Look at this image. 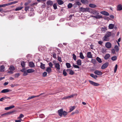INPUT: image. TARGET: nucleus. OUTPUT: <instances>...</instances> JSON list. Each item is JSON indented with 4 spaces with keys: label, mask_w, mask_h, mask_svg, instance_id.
Here are the masks:
<instances>
[{
    "label": "nucleus",
    "mask_w": 122,
    "mask_h": 122,
    "mask_svg": "<svg viewBox=\"0 0 122 122\" xmlns=\"http://www.w3.org/2000/svg\"><path fill=\"white\" fill-rule=\"evenodd\" d=\"M77 64L78 65L81 66V61L80 59L76 61Z\"/></svg>",
    "instance_id": "25"
},
{
    "label": "nucleus",
    "mask_w": 122,
    "mask_h": 122,
    "mask_svg": "<svg viewBox=\"0 0 122 122\" xmlns=\"http://www.w3.org/2000/svg\"><path fill=\"white\" fill-rule=\"evenodd\" d=\"M52 56L54 58H56V54L54 53H53L52 54Z\"/></svg>",
    "instance_id": "57"
},
{
    "label": "nucleus",
    "mask_w": 122,
    "mask_h": 122,
    "mask_svg": "<svg viewBox=\"0 0 122 122\" xmlns=\"http://www.w3.org/2000/svg\"><path fill=\"white\" fill-rule=\"evenodd\" d=\"M6 6H7L6 4H5L2 5H0V7H5Z\"/></svg>",
    "instance_id": "59"
},
{
    "label": "nucleus",
    "mask_w": 122,
    "mask_h": 122,
    "mask_svg": "<svg viewBox=\"0 0 122 122\" xmlns=\"http://www.w3.org/2000/svg\"><path fill=\"white\" fill-rule=\"evenodd\" d=\"M57 3H55L53 5L54 8V9H56L57 8Z\"/></svg>",
    "instance_id": "47"
},
{
    "label": "nucleus",
    "mask_w": 122,
    "mask_h": 122,
    "mask_svg": "<svg viewBox=\"0 0 122 122\" xmlns=\"http://www.w3.org/2000/svg\"><path fill=\"white\" fill-rule=\"evenodd\" d=\"M87 57L88 58H92V55L91 52H88L87 53Z\"/></svg>",
    "instance_id": "10"
},
{
    "label": "nucleus",
    "mask_w": 122,
    "mask_h": 122,
    "mask_svg": "<svg viewBox=\"0 0 122 122\" xmlns=\"http://www.w3.org/2000/svg\"><path fill=\"white\" fill-rule=\"evenodd\" d=\"M22 119H20L19 120H16L15 121V122H21L22 121Z\"/></svg>",
    "instance_id": "63"
},
{
    "label": "nucleus",
    "mask_w": 122,
    "mask_h": 122,
    "mask_svg": "<svg viewBox=\"0 0 122 122\" xmlns=\"http://www.w3.org/2000/svg\"><path fill=\"white\" fill-rule=\"evenodd\" d=\"M101 13L102 14L106 16H108L109 15V13L108 12L105 11H103L101 12Z\"/></svg>",
    "instance_id": "16"
},
{
    "label": "nucleus",
    "mask_w": 122,
    "mask_h": 122,
    "mask_svg": "<svg viewBox=\"0 0 122 122\" xmlns=\"http://www.w3.org/2000/svg\"><path fill=\"white\" fill-rule=\"evenodd\" d=\"M29 66L31 67H34L35 66L34 64L32 62H30L29 63Z\"/></svg>",
    "instance_id": "12"
},
{
    "label": "nucleus",
    "mask_w": 122,
    "mask_h": 122,
    "mask_svg": "<svg viewBox=\"0 0 122 122\" xmlns=\"http://www.w3.org/2000/svg\"><path fill=\"white\" fill-rule=\"evenodd\" d=\"M40 67L42 69H44L45 68V65L43 64L41 62Z\"/></svg>",
    "instance_id": "23"
},
{
    "label": "nucleus",
    "mask_w": 122,
    "mask_h": 122,
    "mask_svg": "<svg viewBox=\"0 0 122 122\" xmlns=\"http://www.w3.org/2000/svg\"><path fill=\"white\" fill-rule=\"evenodd\" d=\"M89 9L88 8H85L82 7L80 8V10L82 12L87 11Z\"/></svg>",
    "instance_id": "5"
},
{
    "label": "nucleus",
    "mask_w": 122,
    "mask_h": 122,
    "mask_svg": "<svg viewBox=\"0 0 122 122\" xmlns=\"http://www.w3.org/2000/svg\"><path fill=\"white\" fill-rule=\"evenodd\" d=\"M63 74L64 76H66L67 73L65 69H64L63 70Z\"/></svg>",
    "instance_id": "50"
},
{
    "label": "nucleus",
    "mask_w": 122,
    "mask_h": 122,
    "mask_svg": "<svg viewBox=\"0 0 122 122\" xmlns=\"http://www.w3.org/2000/svg\"><path fill=\"white\" fill-rule=\"evenodd\" d=\"M24 115L22 114H20L19 116L18 117V118H21L24 117Z\"/></svg>",
    "instance_id": "49"
},
{
    "label": "nucleus",
    "mask_w": 122,
    "mask_h": 122,
    "mask_svg": "<svg viewBox=\"0 0 122 122\" xmlns=\"http://www.w3.org/2000/svg\"><path fill=\"white\" fill-rule=\"evenodd\" d=\"M80 57L82 59H83L84 58V57L82 53L81 52L80 53Z\"/></svg>",
    "instance_id": "33"
},
{
    "label": "nucleus",
    "mask_w": 122,
    "mask_h": 122,
    "mask_svg": "<svg viewBox=\"0 0 122 122\" xmlns=\"http://www.w3.org/2000/svg\"><path fill=\"white\" fill-rule=\"evenodd\" d=\"M114 49L115 51H118L119 50V48L117 45H115V46Z\"/></svg>",
    "instance_id": "30"
},
{
    "label": "nucleus",
    "mask_w": 122,
    "mask_h": 122,
    "mask_svg": "<svg viewBox=\"0 0 122 122\" xmlns=\"http://www.w3.org/2000/svg\"><path fill=\"white\" fill-rule=\"evenodd\" d=\"M10 90H9L8 89H4L2 90L0 93H5L9 91H10Z\"/></svg>",
    "instance_id": "13"
},
{
    "label": "nucleus",
    "mask_w": 122,
    "mask_h": 122,
    "mask_svg": "<svg viewBox=\"0 0 122 122\" xmlns=\"http://www.w3.org/2000/svg\"><path fill=\"white\" fill-rule=\"evenodd\" d=\"M72 6V5L71 3H69L67 5V7L68 8H71Z\"/></svg>",
    "instance_id": "41"
},
{
    "label": "nucleus",
    "mask_w": 122,
    "mask_h": 122,
    "mask_svg": "<svg viewBox=\"0 0 122 122\" xmlns=\"http://www.w3.org/2000/svg\"><path fill=\"white\" fill-rule=\"evenodd\" d=\"M34 14V13L33 11L30 12L29 13V16H33Z\"/></svg>",
    "instance_id": "31"
},
{
    "label": "nucleus",
    "mask_w": 122,
    "mask_h": 122,
    "mask_svg": "<svg viewBox=\"0 0 122 122\" xmlns=\"http://www.w3.org/2000/svg\"><path fill=\"white\" fill-rule=\"evenodd\" d=\"M9 69L10 71H13L15 69L14 67L13 66H10V68H9Z\"/></svg>",
    "instance_id": "26"
},
{
    "label": "nucleus",
    "mask_w": 122,
    "mask_h": 122,
    "mask_svg": "<svg viewBox=\"0 0 122 122\" xmlns=\"http://www.w3.org/2000/svg\"><path fill=\"white\" fill-rule=\"evenodd\" d=\"M27 73H28L27 72V70L26 71H24V73L23 75V76H26V75H28Z\"/></svg>",
    "instance_id": "44"
},
{
    "label": "nucleus",
    "mask_w": 122,
    "mask_h": 122,
    "mask_svg": "<svg viewBox=\"0 0 122 122\" xmlns=\"http://www.w3.org/2000/svg\"><path fill=\"white\" fill-rule=\"evenodd\" d=\"M75 95H76V94H73L70 96L66 97V98L68 99V98H72Z\"/></svg>",
    "instance_id": "24"
},
{
    "label": "nucleus",
    "mask_w": 122,
    "mask_h": 122,
    "mask_svg": "<svg viewBox=\"0 0 122 122\" xmlns=\"http://www.w3.org/2000/svg\"><path fill=\"white\" fill-rule=\"evenodd\" d=\"M55 67L57 70H59L60 69V65L59 63H56L55 64Z\"/></svg>",
    "instance_id": "9"
},
{
    "label": "nucleus",
    "mask_w": 122,
    "mask_h": 122,
    "mask_svg": "<svg viewBox=\"0 0 122 122\" xmlns=\"http://www.w3.org/2000/svg\"><path fill=\"white\" fill-rule=\"evenodd\" d=\"M81 2L83 4H87L88 1L87 0H81Z\"/></svg>",
    "instance_id": "22"
},
{
    "label": "nucleus",
    "mask_w": 122,
    "mask_h": 122,
    "mask_svg": "<svg viewBox=\"0 0 122 122\" xmlns=\"http://www.w3.org/2000/svg\"><path fill=\"white\" fill-rule=\"evenodd\" d=\"M72 56H73V59L75 61H76V56L74 54H73L72 55Z\"/></svg>",
    "instance_id": "43"
},
{
    "label": "nucleus",
    "mask_w": 122,
    "mask_h": 122,
    "mask_svg": "<svg viewBox=\"0 0 122 122\" xmlns=\"http://www.w3.org/2000/svg\"><path fill=\"white\" fill-rule=\"evenodd\" d=\"M110 55L109 54H107L105 56L104 58L105 60H107L109 59L110 57Z\"/></svg>",
    "instance_id": "17"
},
{
    "label": "nucleus",
    "mask_w": 122,
    "mask_h": 122,
    "mask_svg": "<svg viewBox=\"0 0 122 122\" xmlns=\"http://www.w3.org/2000/svg\"><path fill=\"white\" fill-rule=\"evenodd\" d=\"M103 41H98V44L100 45H102L103 43Z\"/></svg>",
    "instance_id": "64"
},
{
    "label": "nucleus",
    "mask_w": 122,
    "mask_h": 122,
    "mask_svg": "<svg viewBox=\"0 0 122 122\" xmlns=\"http://www.w3.org/2000/svg\"><path fill=\"white\" fill-rule=\"evenodd\" d=\"M122 10V6L121 5L119 4L117 6V10L120 11Z\"/></svg>",
    "instance_id": "11"
},
{
    "label": "nucleus",
    "mask_w": 122,
    "mask_h": 122,
    "mask_svg": "<svg viewBox=\"0 0 122 122\" xmlns=\"http://www.w3.org/2000/svg\"><path fill=\"white\" fill-rule=\"evenodd\" d=\"M23 8L22 7H17L15 10L16 11H18L20 10H21Z\"/></svg>",
    "instance_id": "34"
},
{
    "label": "nucleus",
    "mask_w": 122,
    "mask_h": 122,
    "mask_svg": "<svg viewBox=\"0 0 122 122\" xmlns=\"http://www.w3.org/2000/svg\"><path fill=\"white\" fill-rule=\"evenodd\" d=\"M89 81L90 83L92 85L95 86H98L100 85L98 83L95 82L91 80H89Z\"/></svg>",
    "instance_id": "3"
},
{
    "label": "nucleus",
    "mask_w": 122,
    "mask_h": 122,
    "mask_svg": "<svg viewBox=\"0 0 122 122\" xmlns=\"http://www.w3.org/2000/svg\"><path fill=\"white\" fill-rule=\"evenodd\" d=\"M58 112L59 116L61 117L63 115L64 116H66L67 115V113L65 111H63L62 109H61L58 111Z\"/></svg>",
    "instance_id": "1"
},
{
    "label": "nucleus",
    "mask_w": 122,
    "mask_h": 122,
    "mask_svg": "<svg viewBox=\"0 0 122 122\" xmlns=\"http://www.w3.org/2000/svg\"><path fill=\"white\" fill-rule=\"evenodd\" d=\"M73 66L74 67H75V68H79V66H78V65H76L73 64Z\"/></svg>",
    "instance_id": "55"
},
{
    "label": "nucleus",
    "mask_w": 122,
    "mask_h": 122,
    "mask_svg": "<svg viewBox=\"0 0 122 122\" xmlns=\"http://www.w3.org/2000/svg\"><path fill=\"white\" fill-rule=\"evenodd\" d=\"M57 2L59 5H61L64 3L63 1L61 0H57Z\"/></svg>",
    "instance_id": "20"
},
{
    "label": "nucleus",
    "mask_w": 122,
    "mask_h": 122,
    "mask_svg": "<svg viewBox=\"0 0 122 122\" xmlns=\"http://www.w3.org/2000/svg\"><path fill=\"white\" fill-rule=\"evenodd\" d=\"M27 72L28 73H30L32 72H34L35 70L34 69H28L27 70Z\"/></svg>",
    "instance_id": "19"
},
{
    "label": "nucleus",
    "mask_w": 122,
    "mask_h": 122,
    "mask_svg": "<svg viewBox=\"0 0 122 122\" xmlns=\"http://www.w3.org/2000/svg\"><path fill=\"white\" fill-rule=\"evenodd\" d=\"M20 76V74L19 73H17L15 75V78H18Z\"/></svg>",
    "instance_id": "46"
},
{
    "label": "nucleus",
    "mask_w": 122,
    "mask_h": 122,
    "mask_svg": "<svg viewBox=\"0 0 122 122\" xmlns=\"http://www.w3.org/2000/svg\"><path fill=\"white\" fill-rule=\"evenodd\" d=\"M15 110H13L9 111L5 113L4 114H1V116H6V115H10L11 114H12V113H14L15 112Z\"/></svg>",
    "instance_id": "2"
},
{
    "label": "nucleus",
    "mask_w": 122,
    "mask_h": 122,
    "mask_svg": "<svg viewBox=\"0 0 122 122\" xmlns=\"http://www.w3.org/2000/svg\"><path fill=\"white\" fill-rule=\"evenodd\" d=\"M39 117L40 118H42L44 117L45 116L43 114H41L39 115Z\"/></svg>",
    "instance_id": "51"
},
{
    "label": "nucleus",
    "mask_w": 122,
    "mask_h": 122,
    "mask_svg": "<svg viewBox=\"0 0 122 122\" xmlns=\"http://www.w3.org/2000/svg\"><path fill=\"white\" fill-rule=\"evenodd\" d=\"M66 65L67 68H70L71 67V65L70 64L68 63H66Z\"/></svg>",
    "instance_id": "38"
},
{
    "label": "nucleus",
    "mask_w": 122,
    "mask_h": 122,
    "mask_svg": "<svg viewBox=\"0 0 122 122\" xmlns=\"http://www.w3.org/2000/svg\"><path fill=\"white\" fill-rule=\"evenodd\" d=\"M94 73L95 74L99 75H101L102 73L101 71H99L98 70H96L94 71Z\"/></svg>",
    "instance_id": "8"
},
{
    "label": "nucleus",
    "mask_w": 122,
    "mask_h": 122,
    "mask_svg": "<svg viewBox=\"0 0 122 122\" xmlns=\"http://www.w3.org/2000/svg\"><path fill=\"white\" fill-rule=\"evenodd\" d=\"M89 6L90 7L93 8H94L96 7V5L93 4H90Z\"/></svg>",
    "instance_id": "32"
},
{
    "label": "nucleus",
    "mask_w": 122,
    "mask_h": 122,
    "mask_svg": "<svg viewBox=\"0 0 122 122\" xmlns=\"http://www.w3.org/2000/svg\"><path fill=\"white\" fill-rule=\"evenodd\" d=\"M76 5H81V3L79 1H77L76 2Z\"/></svg>",
    "instance_id": "60"
},
{
    "label": "nucleus",
    "mask_w": 122,
    "mask_h": 122,
    "mask_svg": "<svg viewBox=\"0 0 122 122\" xmlns=\"http://www.w3.org/2000/svg\"><path fill=\"white\" fill-rule=\"evenodd\" d=\"M117 64H116L115 66L114 69V72L115 73L116 72L117 69Z\"/></svg>",
    "instance_id": "45"
},
{
    "label": "nucleus",
    "mask_w": 122,
    "mask_h": 122,
    "mask_svg": "<svg viewBox=\"0 0 122 122\" xmlns=\"http://www.w3.org/2000/svg\"><path fill=\"white\" fill-rule=\"evenodd\" d=\"M74 74V71L72 70H71L69 71V74L71 75H73Z\"/></svg>",
    "instance_id": "48"
},
{
    "label": "nucleus",
    "mask_w": 122,
    "mask_h": 122,
    "mask_svg": "<svg viewBox=\"0 0 122 122\" xmlns=\"http://www.w3.org/2000/svg\"><path fill=\"white\" fill-rule=\"evenodd\" d=\"M29 6H26L25 7V10L26 11H27L29 8Z\"/></svg>",
    "instance_id": "52"
},
{
    "label": "nucleus",
    "mask_w": 122,
    "mask_h": 122,
    "mask_svg": "<svg viewBox=\"0 0 122 122\" xmlns=\"http://www.w3.org/2000/svg\"><path fill=\"white\" fill-rule=\"evenodd\" d=\"M43 94V93H41L40 94V95H38L30 97L28 98L27 99V100H29L30 99H32L33 98H34L35 97H39L41 95Z\"/></svg>",
    "instance_id": "7"
},
{
    "label": "nucleus",
    "mask_w": 122,
    "mask_h": 122,
    "mask_svg": "<svg viewBox=\"0 0 122 122\" xmlns=\"http://www.w3.org/2000/svg\"><path fill=\"white\" fill-rule=\"evenodd\" d=\"M49 66L51 68H52L53 64L51 62H50L49 63Z\"/></svg>",
    "instance_id": "58"
},
{
    "label": "nucleus",
    "mask_w": 122,
    "mask_h": 122,
    "mask_svg": "<svg viewBox=\"0 0 122 122\" xmlns=\"http://www.w3.org/2000/svg\"><path fill=\"white\" fill-rule=\"evenodd\" d=\"M107 37H110L111 35V33L110 32H108L105 35Z\"/></svg>",
    "instance_id": "27"
},
{
    "label": "nucleus",
    "mask_w": 122,
    "mask_h": 122,
    "mask_svg": "<svg viewBox=\"0 0 122 122\" xmlns=\"http://www.w3.org/2000/svg\"><path fill=\"white\" fill-rule=\"evenodd\" d=\"M109 63L108 62H106L103 64L101 67L102 69H104L106 68L108 66Z\"/></svg>",
    "instance_id": "4"
},
{
    "label": "nucleus",
    "mask_w": 122,
    "mask_h": 122,
    "mask_svg": "<svg viewBox=\"0 0 122 122\" xmlns=\"http://www.w3.org/2000/svg\"><path fill=\"white\" fill-rule=\"evenodd\" d=\"M47 4L48 5H52L53 4V2L51 0H48L47 2Z\"/></svg>",
    "instance_id": "18"
},
{
    "label": "nucleus",
    "mask_w": 122,
    "mask_h": 122,
    "mask_svg": "<svg viewBox=\"0 0 122 122\" xmlns=\"http://www.w3.org/2000/svg\"><path fill=\"white\" fill-rule=\"evenodd\" d=\"M108 37H107L106 35H105L103 38V41H108Z\"/></svg>",
    "instance_id": "35"
},
{
    "label": "nucleus",
    "mask_w": 122,
    "mask_h": 122,
    "mask_svg": "<svg viewBox=\"0 0 122 122\" xmlns=\"http://www.w3.org/2000/svg\"><path fill=\"white\" fill-rule=\"evenodd\" d=\"M10 99V98L6 96L3 97L0 99V101H3V100H5V99Z\"/></svg>",
    "instance_id": "14"
},
{
    "label": "nucleus",
    "mask_w": 122,
    "mask_h": 122,
    "mask_svg": "<svg viewBox=\"0 0 122 122\" xmlns=\"http://www.w3.org/2000/svg\"><path fill=\"white\" fill-rule=\"evenodd\" d=\"M90 76L92 77V78H94L96 79V78L95 77V75H94V74H90Z\"/></svg>",
    "instance_id": "61"
},
{
    "label": "nucleus",
    "mask_w": 122,
    "mask_h": 122,
    "mask_svg": "<svg viewBox=\"0 0 122 122\" xmlns=\"http://www.w3.org/2000/svg\"><path fill=\"white\" fill-rule=\"evenodd\" d=\"M46 71L48 73H50L51 71V68L49 67H47L46 69Z\"/></svg>",
    "instance_id": "21"
},
{
    "label": "nucleus",
    "mask_w": 122,
    "mask_h": 122,
    "mask_svg": "<svg viewBox=\"0 0 122 122\" xmlns=\"http://www.w3.org/2000/svg\"><path fill=\"white\" fill-rule=\"evenodd\" d=\"M47 74V73L46 72H44L43 73L42 75L44 77L46 76Z\"/></svg>",
    "instance_id": "54"
},
{
    "label": "nucleus",
    "mask_w": 122,
    "mask_h": 122,
    "mask_svg": "<svg viewBox=\"0 0 122 122\" xmlns=\"http://www.w3.org/2000/svg\"><path fill=\"white\" fill-rule=\"evenodd\" d=\"M75 106L71 107L70 109V112H71V111H72L75 109Z\"/></svg>",
    "instance_id": "39"
},
{
    "label": "nucleus",
    "mask_w": 122,
    "mask_h": 122,
    "mask_svg": "<svg viewBox=\"0 0 122 122\" xmlns=\"http://www.w3.org/2000/svg\"><path fill=\"white\" fill-rule=\"evenodd\" d=\"M97 19H99L102 18V16L100 15H97L96 16H94Z\"/></svg>",
    "instance_id": "37"
},
{
    "label": "nucleus",
    "mask_w": 122,
    "mask_h": 122,
    "mask_svg": "<svg viewBox=\"0 0 122 122\" xmlns=\"http://www.w3.org/2000/svg\"><path fill=\"white\" fill-rule=\"evenodd\" d=\"M5 68V67L3 65L1 66H0V70L1 71H4V70Z\"/></svg>",
    "instance_id": "42"
},
{
    "label": "nucleus",
    "mask_w": 122,
    "mask_h": 122,
    "mask_svg": "<svg viewBox=\"0 0 122 122\" xmlns=\"http://www.w3.org/2000/svg\"><path fill=\"white\" fill-rule=\"evenodd\" d=\"M96 60L99 63H101L102 62L101 59L98 57H97Z\"/></svg>",
    "instance_id": "29"
},
{
    "label": "nucleus",
    "mask_w": 122,
    "mask_h": 122,
    "mask_svg": "<svg viewBox=\"0 0 122 122\" xmlns=\"http://www.w3.org/2000/svg\"><path fill=\"white\" fill-rule=\"evenodd\" d=\"M117 57L116 56L112 57L111 59L112 61H115L117 60Z\"/></svg>",
    "instance_id": "40"
},
{
    "label": "nucleus",
    "mask_w": 122,
    "mask_h": 122,
    "mask_svg": "<svg viewBox=\"0 0 122 122\" xmlns=\"http://www.w3.org/2000/svg\"><path fill=\"white\" fill-rule=\"evenodd\" d=\"M58 60L60 62H61L62 61L61 59V57H59V56H58Z\"/></svg>",
    "instance_id": "53"
},
{
    "label": "nucleus",
    "mask_w": 122,
    "mask_h": 122,
    "mask_svg": "<svg viewBox=\"0 0 122 122\" xmlns=\"http://www.w3.org/2000/svg\"><path fill=\"white\" fill-rule=\"evenodd\" d=\"M46 0H37V1L39 2H44Z\"/></svg>",
    "instance_id": "62"
},
{
    "label": "nucleus",
    "mask_w": 122,
    "mask_h": 122,
    "mask_svg": "<svg viewBox=\"0 0 122 122\" xmlns=\"http://www.w3.org/2000/svg\"><path fill=\"white\" fill-rule=\"evenodd\" d=\"M18 2L17 1H14L11 2V3L6 4L7 6L10 5L14 4L17 3Z\"/></svg>",
    "instance_id": "15"
},
{
    "label": "nucleus",
    "mask_w": 122,
    "mask_h": 122,
    "mask_svg": "<svg viewBox=\"0 0 122 122\" xmlns=\"http://www.w3.org/2000/svg\"><path fill=\"white\" fill-rule=\"evenodd\" d=\"M114 25L112 24H110L109 25V29H112L114 27Z\"/></svg>",
    "instance_id": "28"
},
{
    "label": "nucleus",
    "mask_w": 122,
    "mask_h": 122,
    "mask_svg": "<svg viewBox=\"0 0 122 122\" xmlns=\"http://www.w3.org/2000/svg\"><path fill=\"white\" fill-rule=\"evenodd\" d=\"M92 62L94 64H95L97 62L96 60L94 59H93L92 60Z\"/></svg>",
    "instance_id": "56"
},
{
    "label": "nucleus",
    "mask_w": 122,
    "mask_h": 122,
    "mask_svg": "<svg viewBox=\"0 0 122 122\" xmlns=\"http://www.w3.org/2000/svg\"><path fill=\"white\" fill-rule=\"evenodd\" d=\"M105 46L107 48H110L111 46V44L109 42H107L105 44Z\"/></svg>",
    "instance_id": "6"
},
{
    "label": "nucleus",
    "mask_w": 122,
    "mask_h": 122,
    "mask_svg": "<svg viewBox=\"0 0 122 122\" xmlns=\"http://www.w3.org/2000/svg\"><path fill=\"white\" fill-rule=\"evenodd\" d=\"M21 65L22 67H25V62L24 61L21 62Z\"/></svg>",
    "instance_id": "36"
}]
</instances>
